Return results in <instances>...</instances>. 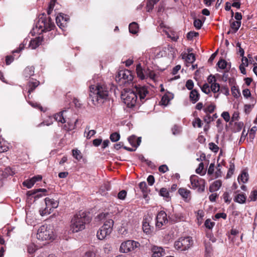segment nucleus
<instances>
[{"mask_svg": "<svg viewBox=\"0 0 257 257\" xmlns=\"http://www.w3.org/2000/svg\"><path fill=\"white\" fill-rule=\"evenodd\" d=\"M89 98L92 104L97 107L101 106L109 100L110 88L103 82L97 83L89 87Z\"/></svg>", "mask_w": 257, "mask_h": 257, "instance_id": "1", "label": "nucleus"}, {"mask_svg": "<svg viewBox=\"0 0 257 257\" xmlns=\"http://www.w3.org/2000/svg\"><path fill=\"white\" fill-rule=\"evenodd\" d=\"M148 93L149 91L146 86L138 85L136 86L134 90L130 89H123L121 98L127 107H133L137 102L138 95L141 101H143Z\"/></svg>", "mask_w": 257, "mask_h": 257, "instance_id": "2", "label": "nucleus"}, {"mask_svg": "<svg viewBox=\"0 0 257 257\" xmlns=\"http://www.w3.org/2000/svg\"><path fill=\"white\" fill-rule=\"evenodd\" d=\"M90 221L91 218L86 212L80 211L72 218L71 229L73 232L81 231L85 228V225L89 223Z\"/></svg>", "mask_w": 257, "mask_h": 257, "instance_id": "3", "label": "nucleus"}, {"mask_svg": "<svg viewBox=\"0 0 257 257\" xmlns=\"http://www.w3.org/2000/svg\"><path fill=\"white\" fill-rule=\"evenodd\" d=\"M37 27L41 29V31L46 32L51 31L55 26L54 23L52 22L50 17L47 18L46 16L44 14H43L39 18Z\"/></svg>", "mask_w": 257, "mask_h": 257, "instance_id": "4", "label": "nucleus"}, {"mask_svg": "<svg viewBox=\"0 0 257 257\" xmlns=\"http://www.w3.org/2000/svg\"><path fill=\"white\" fill-rule=\"evenodd\" d=\"M193 244V240L189 237L179 238L174 242L175 248L180 251H185L190 248Z\"/></svg>", "mask_w": 257, "mask_h": 257, "instance_id": "5", "label": "nucleus"}, {"mask_svg": "<svg viewBox=\"0 0 257 257\" xmlns=\"http://www.w3.org/2000/svg\"><path fill=\"white\" fill-rule=\"evenodd\" d=\"M113 220L108 219L105 221L103 225L98 230L97 237L100 240L103 239L107 235H109L112 230Z\"/></svg>", "mask_w": 257, "mask_h": 257, "instance_id": "6", "label": "nucleus"}, {"mask_svg": "<svg viewBox=\"0 0 257 257\" xmlns=\"http://www.w3.org/2000/svg\"><path fill=\"white\" fill-rule=\"evenodd\" d=\"M191 185L190 187L193 189H197L199 192H203L205 189V181L198 176L193 175L190 177Z\"/></svg>", "mask_w": 257, "mask_h": 257, "instance_id": "7", "label": "nucleus"}, {"mask_svg": "<svg viewBox=\"0 0 257 257\" xmlns=\"http://www.w3.org/2000/svg\"><path fill=\"white\" fill-rule=\"evenodd\" d=\"M37 238L41 240H47L53 239V232L47 226L42 225L38 229Z\"/></svg>", "mask_w": 257, "mask_h": 257, "instance_id": "8", "label": "nucleus"}, {"mask_svg": "<svg viewBox=\"0 0 257 257\" xmlns=\"http://www.w3.org/2000/svg\"><path fill=\"white\" fill-rule=\"evenodd\" d=\"M46 207L44 209L40 210V214L41 216H44L49 214L51 213L53 209L56 208L58 206L59 202L58 201L46 197L45 199Z\"/></svg>", "mask_w": 257, "mask_h": 257, "instance_id": "9", "label": "nucleus"}, {"mask_svg": "<svg viewBox=\"0 0 257 257\" xmlns=\"http://www.w3.org/2000/svg\"><path fill=\"white\" fill-rule=\"evenodd\" d=\"M139 246L140 243L138 242L128 240L121 243L119 250L121 252L126 253L134 250Z\"/></svg>", "mask_w": 257, "mask_h": 257, "instance_id": "10", "label": "nucleus"}, {"mask_svg": "<svg viewBox=\"0 0 257 257\" xmlns=\"http://www.w3.org/2000/svg\"><path fill=\"white\" fill-rule=\"evenodd\" d=\"M116 79L119 81L123 80L122 83H125L132 81L133 79V76L132 72L128 70H122L118 72L116 76Z\"/></svg>", "mask_w": 257, "mask_h": 257, "instance_id": "11", "label": "nucleus"}, {"mask_svg": "<svg viewBox=\"0 0 257 257\" xmlns=\"http://www.w3.org/2000/svg\"><path fill=\"white\" fill-rule=\"evenodd\" d=\"M168 220L167 217V214L164 211H160L156 217V226L160 229L162 227L167 223Z\"/></svg>", "mask_w": 257, "mask_h": 257, "instance_id": "12", "label": "nucleus"}, {"mask_svg": "<svg viewBox=\"0 0 257 257\" xmlns=\"http://www.w3.org/2000/svg\"><path fill=\"white\" fill-rule=\"evenodd\" d=\"M47 190L46 189H37L32 190L27 192V195L29 197H32L35 200L46 195Z\"/></svg>", "mask_w": 257, "mask_h": 257, "instance_id": "13", "label": "nucleus"}, {"mask_svg": "<svg viewBox=\"0 0 257 257\" xmlns=\"http://www.w3.org/2000/svg\"><path fill=\"white\" fill-rule=\"evenodd\" d=\"M153 254L152 257H162L165 254V250L162 247L153 246L151 248Z\"/></svg>", "mask_w": 257, "mask_h": 257, "instance_id": "14", "label": "nucleus"}, {"mask_svg": "<svg viewBox=\"0 0 257 257\" xmlns=\"http://www.w3.org/2000/svg\"><path fill=\"white\" fill-rule=\"evenodd\" d=\"M43 38L41 37H38L32 39L30 41L29 47L32 49H35L41 44Z\"/></svg>", "mask_w": 257, "mask_h": 257, "instance_id": "15", "label": "nucleus"}, {"mask_svg": "<svg viewBox=\"0 0 257 257\" xmlns=\"http://www.w3.org/2000/svg\"><path fill=\"white\" fill-rule=\"evenodd\" d=\"M179 194L186 201L190 199V191L186 188H181L178 190Z\"/></svg>", "mask_w": 257, "mask_h": 257, "instance_id": "16", "label": "nucleus"}, {"mask_svg": "<svg viewBox=\"0 0 257 257\" xmlns=\"http://www.w3.org/2000/svg\"><path fill=\"white\" fill-rule=\"evenodd\" d=\"M40 82L36 79H32L30 80L28 82V86L29 89L28 90L29 95L32 92L35 88L39 86Z\"/></svg>", "mask_w": 257, "mask_h": 257, "instance_id": "17", "label": "nucleus"}, {"mask_svg": "<svg viewBox=\"0 0 257 257\" xmlns=\"http://www.w3.org/2000/svg\"><path fill=\"white\" fill-rule=\"evenodd\" d=\"M60 20H62V23H61V24L59 25L61 26L65 27V26L67 24V22L69 20V18L67 15H65L62 13H60L56 18V22H58V23H59Z\"/></svg>", "mask_w": 257, "mask_h": 257, "instance_id": "18", "label": "nucleus"}, {"mask_svg": "<svg viewBox=\"0 0 257 257\" xmlns=\"http://www.w3.org/2000/svg\"><path fill=\"white\" fill-rule=\"evenodd\" d=\"M200 97V94L195 89L192 90L190 92L189 98L190 101L193 103H195L198 101Z\"/></svg>", "mask_w": 257, "mask_h": 257, "instance_id": "19", "label": "nucleus"}, {"mask_svg": "<svg viewBox=\"0 0 257 257\" xmlns=\"http://www.w3.org/2000/svg\"><path fill=\"white\" fill-rule=\"evenodd\" d=\"M142 228L143 231L147 234H150L152 231V227L150 225L147 218H145L143 220Z\"/></svg>", "mask_w": 257, "mask_h": 257, "instance_id": "20", "label": "nucleus"}, {"mask_svg": "<svg viewBox=\"0 0 257 257\" xmlns=\"http://www.w3.org/2000/svg\"><path fill=\"white\" fill-rule=\"evenodd\" d=\"M35 68L33 66L27 67L23 72V75L25 78H30L34 74Z\"/></svg>", "mask_w": 257, "mask_h": 257, "instance_id": "21", "label": "nucleus"}, {"mask_svg": "<svg viewBox=\"0 0 257 257\" xmlns=\"http://www.w3.org/2000/svg\"><path fill=\"white\" fill-rule=\"evenodd\" d=\"M66 111V110H63V111L59 112V113L55 114L54 116V119L56 121H57L58 122H60L62 123H65L66 120L64 117L63 113Z\"/></svg>", "mask_w": 257, "mask_h": 257, "instance_id": "22", "label": "nucleus"}, {"mask_svg": "<svg viewBox=\"0 0 257 257\" xmlns=\"http://www.w3.org/2000/svg\"><path fill=\"white\" fill-rule=\"evenodd\" d=\"M222 183L220 180H216L214 181L209 187V191L211 192L218 190L221 186Z\"/></svg>", "mask_w": 257, "mask_h": 257, "instance_id": "23", "label": "nucleus"}, {"mask_svg": "<svg viewBox=\"0 0 257 257\" xmlns=\"http://www.w3.org/2000/svg\"><path fill=\"white\" fill-rule=\"evenodd\" d=\"M248 180V174L246 170H244L242 171L241 174L238 177V181L239 182L245 183L247 182Z\"/></svg>", "mask_w": 257, "mask_h": 257, "instance_id": "24", "label": "nucleus"}, {"mask_svg": "<svg viewBox=\"0 0 257 257\" xmlns=\"http://www.w3.org/2000/svg\"><path fill=\"white\" fill-rule=\"evenodd\" d=\"M246 197L243 194H238L234 198V201L240 204H243L245 202Z\"/></svg>", "mask_w": 257, "mask_h": 257, "instance_id": "25", "label": "nucleus"}, {"mask_svg": "<svg viewBox=\"0 0 257 257\" xmlns=\"http://www.w3.org/2000/svg\"><path fill=\"white\" fill-rule=\"evenodd\" d=\"M241 25V21H233L230 23V28L232 30V33H235Z\"/></svg>", "mask_w": 257, "mask_h": 257, "instance_id": "26", "label": "nucleus"}, {"mask_svg": "<svg viewBox=\"0 0 257 257\" xmlns=\"http://www.w3.org/2000/svg\"><path fill=\"white\" fill-rule=\"evenodd\" d=\"M183 58L185 59L187 63H193L195 60V56L193 53H189L185 56L184 54L183 56Z\"/></svg>", "mask_w": 257, "mask_h": 257, "instance_id": "27", "label": "nucleus"}, {"mask_svg": "<svg viewBox=\"0 0 257 257\" xmlns=\"http://www.w3.org/2000/svg\"><path fill=\"white\" fill-rule=\"evenodd\" d=\"M138 25L135 22H133L129 25V31L131 33L134 34H137L138 31Z\"/></svg>", "mask_w": 257, "mask_h": 257, "instance_id": "28", "label": "nucleus"}, {"mask_svg": "<svg viewBox=\"0 0 257 257\" xmlns=\"http://www.w3.org/2000/svg\"><path fill=\"white\" fill-rule=\"evenodd\" d=\"M90 127L89 125H87L85 130L84 134H86V131H88L86 136L87 139H90L91 137L93 136L96 133L94 130H90Z\"/></svg>", "mask_w": 257, "mask_h": 257, "instance_id": "29", "label": "nucleus"}, {"mask_svg": "<svg viewBox=\"0 0 257 257\" xmlns=\"http://www.w3.org/2000/svg\"><path fill=\"white\" fill-rule=\"evenodd\" d=\"M136 71L138 76L141 79H144L145 78V75L144 74L143 70L141 67V64L137 65L136 68Z\"/></svg>", "mask_w": 257, "mask_h": 257, "instance_id": "30", "label": "nucleus"}, {"mask_svg": "<svg viewBox=\"0 0 257 257\" xmlns=\"http://www.w3.org/2000/svg\"><path fill=\"white\" fill-rule=\"evenodd\" d=\"M159 0H148L147 3V11L150 12L152 11L154 5L156 4Z\"/></svg>", "mask_w": 257, "mask_h": 257, "instance_id": "31", "label": "nucleus"}, {"mask_svg": "<svg viewBox=\"0 0 257 257\" xmlns=\"http://www.w3.org/2000/svg\"><path fill=\"white\" fill-rule=\"evenodd\" d=\"M215 108V105L211 104L208 105L206 107H205L203 110H204V111L206 114H209V113H211L214 111Z\"/></svg>", "mask_w": 257, "mask_h": 257, "instance_id": "32", "label": "nucleus"}, {"mask_svg": "<svg viewBox=\"0 0 257 257\" xmlns=\"http://www.w3.org/2000/svg\"><path fill=\"white\" fill-rule=\"evenodd\" d=\"M171 130L172 134L175 136L179 135L182 131L181 127L177 125H174Z\"/></svg>", "mask_w": 257, "mask_h": 257, "instance_id": "33", "label": "nucleus"}, {"mask_svg": "<svg viewBox=\"0 0 257 257\" xmlns=\"http://www.w3.org/2000/svg\"><path fill=\"white\" fill-rule=\"evenodd\" d=\"M120 139V135L118 133L114 132L112 133L110 136V139L112 142H116Z\"/></svg>", "mask_w": 257, "mask_h": 257, "instance_id": "34", "label": "nucleus"}, {"mask_svg": "<svg viewBox=\"0 0 257 257\" xmlns=\"http://www.w3.org/2000/svg\"><path fill=\"white\" fill-rule=\"evenodd\" d=\"M211 90L214 93L217 92L220 90V85L218 83L215 82H213L211 84L210 86Z\"/></svg>", "mask_w": 257, "mask_h": 257, "instance_id": "35", "label": "nucleus"}, {"mask_svg": "<svg viewBox=\"0 0 257 257\" xmlns=\"http://www.w3.org/2000/svg\"><path fill=\"white\" fill-rule=\"evenodd\" d=\"M159 194L166 198H168L169 197V192L168 190L165 188H162L160 189Z\"/></svg>", "mask_w": 257, "mask_h": 257, "instance_id": "36", "label": "nucleus"}, {"mask_svg": "<svg viewBox=\"0 0 257 257\" xmlns=\"http://www.w3.org/2000/svg\"><path fill=\"white\" fill-rule=\"evenodd\" d=\"M232 94L234 97L237 98L240 93L237 86H232L231 88Z\"/></svg>", "mask_w": 257, "mask_h": 257, "instance_id": "37", "label": "nucleus"}, {"mask_svg": "<svg viewBox=\"0 0 257 257\" xmlns=\"http://www.w3.org/2000/svg\"><path fill=\"white\" fill-rule=\"evenodd\" d=\"M217 65L219 68L224 69L227 66V62L224 59H221L218 62Z\"/></svg>", "mask_w": 257, "mask_h": 257, "instance_id": "38", "label": "nucleus"}, {"mask_svg": "<svg viewBox=\"0 0 257 257\" xmlns=\"http://www.w3.org/2000/svg\"><path fill=\"white\" fill-rule=\"evenodd\" d=\"M72 154L73 157L77 160H80L82 158V155L80 151L78 150H73Z\"/></svg>", "mask_w": 257, "mask_h": 257, "instance_id": "39", "label": "nucleus"}, {"mask_svg": "<svg viewBox=\"0 0 257 257\" xmlns=\"http://www.w3.org/2000/svg\"><path fill=\"white\" fill-rule=\"evenodd\" d=\"M56 0H51L47 9L48 15H50L54 9Z\"/></svg>", "mask_w": 257, "mask_h": 257, "instance_id": "40", "label": "nucleus"}, {"mask_svg": "<svg viewBox=\"0 0 257 257\" xmlns=\"http://www.w3.org/2000/svg\"><path fill=\"white\" fill-rule=\"evenodd\" d=\"M37 250V248L35 244L32 243L28 245L27 251L30 254H33Z\"/></svg>", "mask_w": 257, "mask_h": 257, "instance_id": "41", "label": "nucleus"}, {"mask_svg": "<svg viewBox=\"0 0 257 257\" xmlns=\"http://www.w3.org/2000/svg\"><path fill=\"white\" fill-rule=\"evenodd\" d=\"M209 148L213 152L217 153L219 150V147L214 143H210L208 144Z\"/></svg>", "mask_w": 257, "mask_h": 257, "instance_id": "42", "label": "nucleus"}, {"mask_svg": "<svg viewBox=\"0 0 257 257\" xmlns=\"http://www.w3.org/2000/svg\"><path fill=\"white\" fill-rule=\"evenodd\" d=\"M202 24L203 23L200 19H195L194 21V26L198 30L201 29Z\"/></svg>", "mask_w": 257, "mask_h": 257, "instance_id": "43", "label": "nucleus"}, {"mask_svg": "<svg viewBox=\"0 0 257 257\" xmlns=\"http://www.w3.org/2000/svg\"><path fill=\"white\" fill-rule=\"evenodd\" d=\"M34 184L35 183L32 178L30 180L25 181L23 183L24 186H26L28 188H31Z\"/></svg>", "mask_w": 257, "mask_h": 257, "instance_id": "44", "label": "nucleus"}, {"mask_svg": "<svg viewBox=\"0 0 257 257\" xmlns=\"http://www.w3.org/2000/svg\"><path fill=\"white\" fill-rule=\"evenodd\" d=\"M139 187L144 193L147 192L148 187L147 184L145 182H141V183H140Z\"/></svg>", "mask_w": 257, "mask_h": 257, "instance_id": "45", "label": "nucleus"}, {"mask_svg": "<svg viewBox=\"0 0 257 257\" xmlns=\"http://www.w3.org/2000/svg\"><path fill=\"white\" fill-rule=\"evenodd\" d=\"M223 198L225 202L227 203H230L231 201V198L230 197L229 193L227 192H225L223 194Z\"/></svg>", "mask_w": 257, "mask_h": 257, "instance_id": "46", "label": "nucleus"}, {"mask_svg": "<svg viewBox=\"0 0 257 257\" xmlns=\"http://www.w3.org/2000/svg\"><path fill=\"white\" fill-rule=\"evenodd\" d=\"M199 35V33L198 32H195L194 31H190L188 33L187 35V38L188 40H192L194 37H196Z\"/></svg>", "mask_w": 257, "mask_h": 257, "instance_id": "47", "label": "nucleus"}, {"mask_svg": "<svg viewBox=\"0 0 257 257\" xmlns=\"http://www.w3.org/2000/svg\"><path fill=\"white\" fill-rule=\"evenodd\" d=\"M186 87L188 90H193L194 87V82L191 79H189L187 81L186 83Z\"/></svg>", "mask_w": 257, "mask_h": 257, "instance_id": "48", "label": "nucleus"}, {"mask_svg": "<svg viewBox=\"0 0 257 257\" xmlns=\"http://www.w3.org/2000/svg\"><path fill=\"white\" fill-rule=\"evenodd\" d=\"M215 224V223L211 221L210 219H207L204 223L205 227L208 229H211L213 228Z\"/></svg>", "mask_w": 257, "mask_h": 257, "instance_id": "49", "label": "nucleus"}, {"mask_svg": "<svg viewBox=\"0 0 257 257\" xmlns=\"http://www.w3.org/2000/svg\"><path fill=\"white\" fill-rule=\"evenodd\" d=\"M128 141L133 147H136V136H132L128 137Z\"/></svg>", "mask_w": 257, "mask_h": 257, "instance_id": "50", "label": "nucleus"}, {"mask_svg": "<svg viewBox=\"0 0 257 257\" xmlns=\"http://www.w3.org/2000/svg\"><path fill=\"white\" fill-rule=\"evenodd\" d=\"M170 98L166 94L164 95L161 99V103L162 105H167L170 101Z\"/></svg>", "mask_w": 257, "mask_h": 257, "instance_id": "51", "label": "nucleus"}, {"mask_svg": "<svg viewBox=\"0 0 257 257\" xmlns=\"http://www.w3.org/2000/svg\"><path fill=\"white\" fill-rule=\"evenodd\" d=\"M202 91L208 94L210 92L209 85L207 83H205L201 87Z\"/></svg>", "mask_w": 257, "mask_h": 257, "instance_id": "52", "label": "nucleus"}, {"mask_svg": "<svg viewBox=\"0 0 257 257\" xmlns=\"http://www.w3.org/2000/svg\"><path fill=\"white\" fill-rule=\"evenodd\" d=\"M126 195V191L124 190H122L120 191L117 195L118 199L121 200H124Z\"/></svg>", "mask_w": 257, "mask_h": 257, "instance_id": "53", "label": "nucleus"}, {"mask_svg": "<svg viewBox=\"0 0 257 257\" xmlns=\"http://www.w3.org/2000/svg\"><path fill=\"white\" fill-rule=\"evenodd\" d=\"M221 116L223 118L226 122H228L230 120V115L227 111H224L221 114Z\"/></svg>", "mask_w": 257, "mask_h": 257, "instance_id": "54", "label": "nucleus"}, {"mask_svg": "<svg viewBox=\"0 0 257 257\" xmlns=\"http://www.w3.org/2000/svg\"><path fill=\"white\" fill-rule=\"evenodd\" d=\"M204 169V164L203 163H200L198 167L196 169V173L202 175L201 173ZM204 173L202 174V175H204Z\"/></svg>", "mask_w": 257, "mask_h": 257, "instance_id": "55", "label": "nucleus"}, {"mask_svg": "<svg viewBox=\"0 0 257 257\" xmlns=\"http://www.w3.org/2000/svg\"><path fill=\"white\" fill-rule=\"evenodd\" d=\"M249 198L252 201H255L257 199V191L253 190L251 191Z\"/></svg>", "mask_w": 257, "mask_h": 257, "instance_id": "56", "label": "nucleus"}, {"mask_svg": "<svg viewBox=\"0 0 257 257\" xmlns=\"http://www.w3.org/2000/svg\"><path fill=\"white\" fill-rule=\"evenodd\" d=\"M168 170V167L166 165H162L159 167V171L163 173L166 172Z\"/></svg>", "mask_w": 257, "mask_h": 257, "instance_id": "57", "label": "nucleus"}, {"mask_svg": "<svg viewBox=\"0 0 257 257\" xmlns=\"http://www.w3.org/2000/svg\"><path fill=\"white\" fill-rule=\"evenodd\" d=\"M196 124L198 127H201L202 126V121L199 118H197L195 119V121L193 122V125L195 127Z\"/></svg>", "mask_w": 257, "mask_h": 257, "instance_id": "58", "label": "nucleus"}, {"mask_svg": "<svg viewBox=\"0 0 257 257\" xmlns=\"http://www.w3.org/2000/svg\"><path fill=\"white\" fill-rule=\"evenodd\" d=\"M214 167V163H211L207 171V173L208 175H211L213 173Z\"/></svg>", "mask_w": 257, "mask_h": 257, "instance_id": "59", "label": "nucleus"}, {"mask_svg": "<svg viewBox=\"0 0 257 257\" xmlns=\"http://www.w3.org/2000/svg\"><path fill=\"white\" fill-rule=\"evenodd\" d=\"M147 181L150 186L153 185L155 182L154 177L153 175H149L147 178Z\"/></svg>", "mask_w": 257, "mask_h": 257, "instance_id": "60", "label": "nucleus"}, {"mask_svg": "<svg viewBox=\"0 0 257 257\" xmlns=\"http://www.w3.org/2000/svg\"><path fill=\"white\" fill-rule=\"evenodd\" d=\"M227 217V215L224 213H218L215 214V218L216 219H219L220 218H222L225 219Z\"/></svg>", "mask_w": 257, "mask_h": 257, "instance_id": "61", "label": "nucleus"}, {"mask_svg": "<svg viewBox=\"0 0 257 257\" xmlns=\"http://www.w3.org/2000/svg\"><path fill=\"white\" fill-rule=\"evenodd\" d=\"M207 80H208V83L211 84H212V83H213V82H215L216 81L214 76H213V75H212L211 74L208 77Z\"/></svg>", "mask_w": 257, "mask_h": 257, "instance_id": "62", "label": "nucleus"}, {"mask_svg": "<svg viewBox=\"0 0 257 257\" xmlns=\"http://www.w3.org/2000/svg\"><path fill=\"white\" fill-rule=\"evenodd\" d=\"M242 94L244 97L248 98L251 95L250 90L248 89H245L242 91Z\"/></svg>", "mask_w": 257, "mask_h": 257, "instance_id": "63", "label": "nucleus"}, {"mask_svg": "<svg viewBox=\"0 0 257 257\" xmlns=\"http://www.w3.org/2000/svg\"><path fill=\"white\" fill-rule=\"evenodd\" d=\"M83 257H95V254L91 251H87Z\"/></svg>", "mask_w": 257, "mask_h": 257, "instance_id": "64", "label": "nucleus"}]
</instances>
